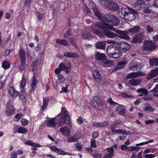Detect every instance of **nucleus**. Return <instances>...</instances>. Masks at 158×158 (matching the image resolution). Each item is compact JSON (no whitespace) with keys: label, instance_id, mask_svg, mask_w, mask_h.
Masks as SVG:
<instances>
[{"label":"nucleus","instance_id":"1","mask_svg":"<svg viewBox=\"0 0 158 158\" xmlns=\"http://www.w3.org/2000/svg\"><path fill=\"white\" fill-rule=\"evenodd\" d=\"M98 27L102 31L104 35L108 38H114L117 37V34L111 32L110 30L114 29L113 26L105 22H98L93 26L94 29Z\"/></svg>","mask_w":158,"mask_h":158},{"label":"nucleus","instance_id":"2","mask_svg":"<svg viewBox=\"0 0 158 158\" xmlns=\"http://www.w3.org/2000/svg\"><path fill=\"white\" fill-rule=\"evenodd\" d=\"M107 52L110 57L114 59L119 58L122 55V54L118 47L115 46L108 48L107 50Z\"/></svg>","mask_w":158,"mask_h":158},{"label":"nucleus","instance_id":"3","mask_svg":"<svg viewBox=\"0 0 158 158\" xmlns=\"http://www.w3.org/2000/svg\"><path fill=\"white\" fill-rule=\"evenodd\" d=\"M119 19L114 15L106 14V16L104 22L110 24V25L117 26L120 23Z\"/></svg>","mask_w":158,"mask_h":158},{"label":"nucleus","instance_id":"4","mask_svg":"<svg viewBox=\"0 0 158 158\" xmlns=\"http://www.w3.org/2000/svg\"><path fill=\"white\" fill-rule=\"evenodd\" d=\"M19 55L20 60V65L19 67V69L21 71L23 70L25 67L26 52L23 48H21L19 51Z\"/></svg>","mask_w":158,"mask_h":158},{"label":"nucleus","instance_id":"5","mask_svg":"<svg viewBox=\"0 0 158 158\" xmlns=\"http://www.w3.org/2000/svg\"><path fill=\"white\" fill-rule=\"evenodd\" d=\"M157 45L155 42L152 41L146 40L144 41L143 49L147 51H151L154 50L156 48Z\"/></svg>","mask_w":158,"mask_h":158},{"label":"nucleus","instance_id":"6","mask_svg":"<svg viewBox=\"0 0 158 158\" xmlns=\"http://www.w3.org/2000/svg\"><path fill=\"white\" fill-rule=\"evenodd\" d=\"M107 102L111 105L115 106L116 105L119 106L116 108V110L118 114L121 115H123L125 112V110L124 106L123 105H121L117 102L113 101L111 97H110L107 100Z\"/></svg>","mask_w":158,"mask_h":158},{"label":"nucleus","instance_id":"7","mask_svg":"<svg viewBox=\"0 0 158 158\" xmlns=\"http://www.w3.org/2000/svg\"><path fill=\"white\" fill-rule=\"evenodd\" d=\"M145 37L144 32H139L133 36L131 42L133 44H140L142 43Z\"/></svg>","mask_w":158,"mask_h":158},{"label":"nucleus","instance_id":"8","mask_svg":"<svg viewBox=\"0 0 158 158\" xmlns=\"http://www.w3.org/2000/svg\"><path fill=\"white\" fill-rule=\"evenodd\" d=\"M59 118L58 119L57 123L59 126H62L64 125L69 124L71 122L69 117L60 116Z\"/></svg>","mask_w":158,"mask_h":158},{"label":"nucleus","instance_id":"9","mask_svg":"<svg viewBox=\"0 0 158 158\" xmlns=\"http://www.w3.org/2000/svg\"><path fill=\"white\" fill-rule=\"evenodd\" d=\"M128 11L127 12L125 20L132 21L135 19L137 15L136 11L133 9L128 8Z\"/></svg>","mask_w":158,"mask_h":158},{"label":"nucleus","instance_id":"10","mask_svg":"<svg viewBox=\"0 0 158 158\" xmlns=\"http://www.w3.org/2000/svg\"><path fill=\"white\" fill-rule=\"evenodd\" d=\"M71 63L70 62H68L66 65L63 63H61L59 64L58 67L62 71H65L66 74H68L71 71Z\"/></svg>","mask_w":158,"mask_h":158},{"label":"nucleus","instance_id":"11","mask_svg":"<svg viewBox=\"0 0 158 158\" xmlns=\"http://www.w3.org/2000/svg\"><path fill=\"white\" fill-rule=\"evenodd\" d=\"M105 6L108 8L110 10L112 11H116L119 9V6L115 2L113 1L105 2Z\"/></svg>","mask_w":158,"mask_h":158},{"label":"nucleus","instance_id":"12","mask_svg":"<svg viewBox=\"0 0 158 158\" xmlns=\"http://www.w3.org/2000/svg\"><path fill=\"white\" fill-rule=\"evenodd\" d=\"M129 69L133 71H139L142 68L141 64L139 62L132 61L129 64Z\"/></svg>","mask_w":158,"mask_h":158},{"label":"nucleus","instance_id":"13","mask_svg":"<svg viewBox=\"0 0 158 158\" xmlns=\"http://www.w3.org/2000/svg\"><path fill=\"white\" fill-rule=\"evenodd\" d=\"M94 15L101 21L102 22H104V21L106 16V14H103L96 7L92 8Z\"/></svg>","mask_w":158,"mask_h":158},{"label":"nucleus","instance_id":"14","mask_svg":"<svg viewBox=\"0 0 158 158\" xmlns=\"http://www.w3.org/2000/svg\"><path fill=\"white\" fill-rule=\"evenodd\" d=\"M119 46L120 50L124 52H126L129 50L131 48V45L126 42H120Z\"/></svg>","mask_w":158,"mask_h":158},{"label":"nucleus","instance_id":"15","mask_svg":"<svg viewBox=\"0 0 158 158\" xmlns=\"http://www.w3.org/2000/svg\"><path fill=\"white\" fill-rule=\"evenodd\" d=\"M145 6L144 2L142 0H137L134 4L135 8L138 10H141Z\"/></svg>","mask_w":158,"mask_h":158},{"label":"nucleus","instance_id":"16","mask_svg":"<svg viewBox=\"0 0 158 158\" xmlns=\"http://www.w3.org/2000/svg\"><path fill=\"white\" fill-rule=\"evenodd\" d=\"M49 148L53 152L58 154V155H66L68 154V153L67 152L58 148L55 146H49Z\"/></svg>","mask_w":158,"mask_h":158},{"label":"nucleus","instance_id":"17","mask_svg":"<svg viewBox=\"0 0 158 158\" xmlns=\"http://www.w3.org/2000/svg\"><path fill=\"white\" fill-rule=\"evenodd\" d=\"M95 58L96 60L99 61H104L106 59V56L104 53H100L99 52L96 53Z\"/></svg>","mask_w":158,"mask_h":158},{"label":"nucleus","instance_id":"18","mask_svg":"<svg viewBox=\"0 0 158 158\" xmlns=\"http://www.w3.org/2000/svg\"><path fill=\"white\" fill-rule=\"evenodd\" d=\"M128 7L122 9L121 10L118 11V16L121 18L125 19L126 15H127V12L128 11Z\"/></svg>","mask_w":158,"mask_h":158},{"label":"nucleus","instance_id":"19","mask_svg":"<svg viewBox=\"0 0 158 158\" xmlns=\"http://www.w3.org/2000/svg\"><path fill=\"white\" fill-rule=\"evenodd\" d=\"M32 83L31 85L32 90L34 92L37 87V84L38 83V81L36 79V75L35 73H33V76L31 78Z\"/></svg>","mask_w":158,"mask_h":158},{"label":"nucleus","instance_id":"20","mask_svg":"<svg viewBox=\"0 0 158 158\" xmlns=\"http://www.w3.org/2000/svg\"><path fill=\"white\" fill-rule=\"evenodd\" d=\"M92 99L95 102L97 105L99 106H102L103 105V102L102 99L99 95H95L93 97Z\"/></svg>","mask_w":158,"mask_h":158},{"label":"nucleus","instance_id":"21","mask_svg":"<svg viewBox=\"0 0 158 158\" xmlns=\"http://www.w3.org/2000/svg\"><path fill=\"white\" fill-rule=\"evenodd\" d=\"M141 80L138 79H131L129 81L127 85L129 86H137L140 83Z\"/></svg>","mask_w":158,"mask_h":158},{"label":"nucleus","instance_id":"22","mask_svg":"<svg viewBox=\"0 0 158 158\" xmlns=\"http://www.w3.org/2000/svg\"><path fill=\"white\" fill-rule=\"evenodd\" d=\"M143 76V73L142 72H132L128 75L127 76V78L128 79H129Z\"/></svg>","mask_w":158,"mask_h":158},{"label":"nucleus","instance_id":"23","mask_svg":"<svg viewBox=\"0 0 158 158\" xmlns=\"http://www.w3.org/2000/svg\"><path fill=\"white\" fill-rule=\"evenodd\" d=\"M64 56L67 58H77L79 56L78 54L70 52H66L64 53Z\"/></svg>","mask_w":158,"mask_h":158},{"label":"nucleus","instance_id":"24","mask_svg":"<svg viewBox=\"0 0 158 158\" xmlns=\"http://www.w3.org/2000/svg\"><path fill=\"white\" fill-rule=\"evenodd\" d=\"M56 119V118L54 117L48 120L47 123V126L51 127H56L57 124V123H56L55 121Z\"/></svg>","mask_w":158,"mask_h":158},{"label":"nucleus","instance_id":"25","mask_svg":"<svg viewBox=\"0 0 158 158\" xmlns=\"http://www.w3.org/2000/svg\"><path fill=\"white\" fill-rule=\"evenodd\" d=\"M15 109L14 107H12L11 108H6L5 113L7 117H10L15 113Z\"/></svg>","mask_w":158,"mask_h":158},{"label":"nucleus","instance_id":"26","mask_svg":"<svg viewBox=\"0 0 158 158\" xmlns=\"http://www.w3.org/2000/svg\"><path fill=\"white\" fill-rule=\"evenodd\" d=\"M10 60L8 59V57H6L5 60L3 61L2 64V67L5 69H9L10 66Z\"/></svg>","mask_w":158,"mask_h":158},{"label":"nucleus","instance_id":"27","mask_svg":"<svg viewBox=\"0 0 158 158\" xmlns=\"http://www.w3.org/2000/svg\"><path fill=\"white\" fill-rule=\"evenodd\" d=\"M8 91L9 93L12 98H16L19 95V92L13 87H10Z\"/></svg>","mask_w":158,"mask_h":158},{"label":"nucleus","instance_id":"28","mask_svg":"<svg viewBox=\"0 0 158 158\" xmlns=\"http://www.w3.org/2000/svg\"><path fill=\"white\" fill-rule=\"evenodd\" d=\"M19 99L21 101H26L27 93L25 90L24 89H22L20 92H19Z\"/></svg>","mask_w":158,"mask_h":158},{"label":"nucleus","instance_id":"29","mask_svg":"<svg viewBox=\"0 0 158 158\" xmlns=\"http://www.w3.org/2000/svg\"><path fill=\"white\" fill-rule=\"evenodd\" d=\"M140 27L138 26H135V27L130 28L128 30V32L132 35L135 33H137L140 31Z\"/></svg>","mask_w":158,"mask_h":158},{"label":"nucleus","instance_id":"30","mask_svg":"<svg viewBox=\"0 0 158 158\" xmlns=\"http://www.w3.org/2000/svg\"><path fill=\"white\" fill-rule=\"evenodd\" d=\"M81 37L83 39L90 40H91L92 36V34L89 32H83L81 35Z\"/></svg>","mask_w":158,"mask_h":158},{"label":"nucleus","instance_id":"31","mask_svg":"<svg viewBox=\"0 0 158 158\" xmlns=\"http://www.w3.org/2000/svg\"><path fill=\"white\" fill-rule=\"evenodd\" d=\"M95 45L97 49L104 50L105 48L106 44L101 41H98L95 43Z\"/></svg>","mask_w":158,"mask_h":158},{"label":"nucleus","instance_id":"32","mask_svg":"<svg viewBox=\"0 0 158 158\" xmlns=\"http://www.w3.org/2000/svg\"><path fill=\"white\" fill-rule=\"evenodd\" d=\"M117 123H115L111 126V129L113 133H122L123 132V130L122 129H118L115 130V129L117 127Z\"/></svg>","mask_w":158,"mask_h":158},{"label":"nucleus","instance_id":"33","mask_svg":"<svg viewBox=\"0 0 158 158\" xmlns=\"http://www.w3.org/2000/svg\"><path fill=\"white\" fill-rule=\"evenodd\" d=\"M64 116L67 117H69L68 112L66 108L64 107H62L61 108V111L60 113L58 114L57 116Z\"/></svg>","mask_w":158,"mask_h":158},{"label":"nucleus","instance_id":"34","mask_svg":"<svg viewBox=\"0 0 158 158\" xmlns=\"http://www.w3.org/2000/svg\"><path fill=\"white\" fill-rule=\"evenodd\" d=\"M128 31H122L121 33L119 35V37L124 39L129 40L130 37L129 36L127 35Z\"/></svg>","mask_w":158,"mask_h":158},{"label":"nucleus","instance_id":"35","mask_svg":"<svg viewBox=\"0 0 158 158\" xmlns=\"http://www.w3.org/2000/svg\"><path fill=\"white\" fill-rule=\"evenodd\" d=\"M60 131L62 132L63 135H68L70 132L68 127L61 128Z\"/></svg>","mask_w":158,"mask_h":158},{"label":"nucleus","instance_id":"36","mask_svg":"<svg viewBox=\"0 0 158 158\" xmlns=\"http://www.w3.org/2000/svg\"><path fill=\"white\" fill-rule=\"evenodd\" d=\"M56 42L59 44H61L64 46H67L68 44L67 41L65 39H56Z\"/></svg>","mask_w":158,"mask_h":158},{"label":"nucleus","instance_id":"37","mask_svg":"<svg viewBox=\"0 0 158 158\" xmlns=\"http://www.w3.org/2000/svg\"><path fill=\"white\" fill-rule=\"evenodd\" d=\"M27 132V129L23 127H20L18 128L17 131H15L13 133L14 134L15 133H21L23 134H26Z\"/></svg>","mask_w":158,"mask_h":158},{"label":"nucleus","instance_id":"38","mask_svg":"<svg viewBox=\"0 0 158 158\" xmlns=\"http://www.w3.org/2000/svg\"><path fill=\"white\" fill-rule=\"evenodd\" d=\"M43 105L41 107V110L44 111L46 108L49 102V100L48 98H43Z\"/></svg>","mask_w":158,"mask_h":158},{"label":"nucleus","instance_id":"39","mask_svg":"<svg viewBox=\"0 0 158 158\" xmlns=\"http://www.w3.org/2000/svg\"><path fill=\"white\" fill-rule=\"evenodd\" d=\"M93 75L94 78L95 80H101V74L99 72L97 71H93Z\"/></svg>","mask_w":158,"mask_h":158},{"label":"nucleus","instance_id":"40","mask_svg":"<svg viewBox=\"0 0 158 158\" xmlns=\"http://www.w3.org/2000/svg\"><path fill=\"white\" fill-rule=\"evenodd\" d=\"M149 62L151 65L152 66H158V58H155L150 59Z\"/></svg>","mask_w":158,"mask_h":158},{"label":"nucleus","instance_id":"41","mask_svg":"<svg viewBox=\"0 0 158 158\" xmlns=\"http://www.w3.org/2000/svg\"><path fill=\"white\" fill-rule=\"evenodd\" d=\"M78 139H77V136L74 135L68 139V141L70 143L77 142Z\"/></svg>","mask_w":158,"mask_h":158},{"label":"nucleus","instance_id":"42","mask_svg":"<svg viewBox=\"0 0 158 158\" xmlns=\"http://www.w3.org/2000/svg\"><path fill=\"white\" fill-rule=\"evenodd\" d=\"M12 50H13L12 49H6L5 52L4 54L3 55L5 57L8 56V57H9V58H8V59H9V60H10L12 57V56H10V55H9V54H10V53L12 51Z\"/></svg>","mask_w":158,"mask_h":158},{"label":"nucleus","instance_id":"43","mask_svg":"<svg viewBox=\"0 0 158 158\" xmlns=\"http://www.w3.org/2000/svg\"><path fill=\"white\" fill-rule=\"evenodd\" d=\"M140 149L139 147L136 146H130L128 147V149L127 151H135V152H137L139 151Z\"/></svg>","mask_w":158,"mask_h":158},{"label":"nucleus","instance_id":"44","mask_svg":"<svg viewBox=\"0 0 158 158\" xmlns=\"http://www.w3.org/2000/svg\"><path fill=\"white\" fill-rule=\"evenodd\" d=\"M113 62L111 61L107 60L104 62L103 64L101 66H103L105 67H110L111 66Z\"/></svg>","mask_w":158,"mask_h":158},{"label":"nucleus","instance_id":"45","mask_svg":"<svg viewBox=\"0 0 158 158\" xmlns=\"http://www.w3.org/2000/svg\"><path fill=\"white\" fill-rule=\"evenodd\" d=\"M26 84V80L25 78L24 77V75H23V77L22 81L21 82L20 85V89H23V88L25 86Z\"/></svg>","mask_w":158,"mask_h":158},{"label":"nucleus","instance_id":"46","mask_svg":"<svg viewBox=\"0 0 158 158\" xmlns=\"http://www.w3.org/2000/svg\"><path fill=\"white\" fill-rule=\"evenodd\" d=\"M137 92L138 93H141L144 95H146L148 93L147 90L143 88L138 89Z\"/></svg>","mask_w":158,"mask_h":158},{"label":"nucleus","instance_id":"47","mask_svg":"<svg viewBox=\"0 0 158 158\" xmlns=\"http://www.w3.org/2000/svg\"><path fill=\"white\" fill-rule=\"evenodd\" d=\"M57 77L60 83L62 84L65 81V78L62 74L57 75Z\"/></svg>","mask_w":158,"mask_h":158},{"label":"nucleus","instance_id":"48","mask_svg":"<svg viewBox=\"0 0 158 158\" xmlns=\"http://www.w3.org/2000/svg\"><path fill=\"white\" fill-rule=\"evenodd\" d=\"M144 110H145L150 111V112H152L155 110V109L151 107L150 105L149 104L144 107Z\"/></svg>","mask_w":158,"mask_h":158},{"label":"nucleus","instance_id":"49","mask_svg":"<svg viewBox=\"0 0 158 158\" xmlns=\"http://www.w3.org/2000/svg\"><path fill=\"white\" fill-rule=\"evenodd\" d=\"M90 147L91 148H96L97 145L96 143V140L92 138L91 139Z\"/></svg>","mask_w":158,"mask_h":158},{"label":"nucleus","instance_id":"50","mask_svg":"<svg viewBox=\"0 0 158 158\" xmlns=\"http://www.w3.org/2000/svg\"><path fill=\"white\" fill-rule=\"evenodd\" d=\"M71 29H69L67 31L64 35V38H66L69 36H70L72 34V32L71 31Z\"/></svg>","mask_w":158,"mask_h":158},{"label":"nucleus","instance_id":"51","mask_svg":"<svg viewBox=\"0 0 158 158\" xmlns=\"http://www.w3.org/2000/svg\"><path fill=\"white\" fill-rule=\"evenodd\" d=\"M106 150H107V152L109 153L107 154H109L110 155L113 156L114 155V148L112 147H109L106 149Z\"/></svg>","mask_w":158,"mask_h":158},{"label":"nucleus","instance_id":"52","mask_svg":"<svg viewBox=\"0 0 158 158\" xmlns=\"http://www.w3.org/2000/svg\"><path fill=\"white\" fill-rule=\"evenodd\" d=\"M20 122L22 126H23L27 125L29 123V121L25 118H22L20 120Z\"/></svg>","mask_w":158,"mask_h":158},{"label":"nucleus","instance_id":"53","mask_svg":"<svg viewBox=\"0 0 158 158\" xmlns=\"http://www.w3.org/2000/svg\"><path fill=\"white\" fill-rule=\"evenodd\" d=\"M146 29L147 31L148 32L151 33L154 31V29L152 27L150 26L149 25H147Z\"/></svg>","mask_w":158,"mask_h":158},{"label":"nucleus","instance_id":"54","mask_svg":"<svg viewBox=\"0 0 158 158\" xmlns=\"http://www.w3.org/2000/svg\"><path fill=\"white\" fill-rule=\"evenodd\" d=\"M154 77H155L158 75V68H156L151 71Z\"/></svg>","mask_w":158,"mask_h":158},{"label":"nucleus","instance_id":"55","mask_svg":"<svg viewBox=\"0 0 158 158\" xmlns=\"http://www.w3.org/2000/svg\"><path fill=\"white\" fill-rule=\"evenodd\" d=\"M93 25H93L92 26V27L93 26ZM92 28L94 30H96L94 31V33L96 35H97L98 36H99L100 37H102V34L100 32V31L99 30L97 29H98V28H99L98 27H96V28H95L94 29L93 28V27H92Z\"/></svg>","mask_w":158,"mask_h":158},{"label":"nucleus","instance_id":"56","mask_svg":"<svg viewBox=\"0 0 158 158\" xmlns=\"http://www.w3.org/2000/svg\"><path fill=\"white\" fill-rule=\"evenodd\" d=\"M144 6L141 10L145 14H149L151 12V10L147 7Z\"/></svg>","mask_w":158,"mask_h":158},{"label":"nucleus","instance_id":"57","mask_svg":"<svg viewBox=\"0 0 158 158\" xmlns=\"http://www.w3.org/2000/svg\"><path fill=\"white\" fill-rule=\"evenodd\" d=\"M22 116L21 114L18 113L15 116L14 118L15 121L16 122L18 121Z\"/></svg>","mask_w":158,"mask_h":158},{"label":"nucleus","instance_id":"58","mask_svg":"<svg viewBox=\"0 0 158 158\" xmlns=\"http://www.w3.org/2000/svg\"><path fill=\"white\" fill-rule=\"evenodd\" d=\"M68 84H66L65 87H63L62 88L60 92V93H61L63 92L64 93H68L69 91L68 89Z\"/></svg>","mask_w":158,"mask_h":158},{"label":"nucleus","instance_id":"59","mask_svg":"<svg viewBox=\"0 0 158 158\" xmlns=\"http://www.w3.org/2000/svg\"><path fill=\"white\" fill-rule=\"evenodd\" d=\"M75 147L77 149L78 151H81L82 150L83 147L80 143H77L75 145Z\"/></svg>","mask_w":158,"mask_h":158},{"label":"nucleus","instance_id":"60","mask_svg":"<svg viewBox=\"0 0 158 158\" xmlns=\"http://www.w3.org/2000/svg\"><path fill=\"white\" fill-rule=\"evenodd\" d=\"M84 11L85 14H88L89 15H90L91 13V11L87 6L85 7L84 9Z\"/></svg>","mask_w":158,"mask_h":158},{"label":"nucleus","instance_id":"61","mask_svg":"<svg viewBox=\"0 0 158 158\" xmlns=\"http://www.w3.org/2000/svg\"><path fill=\"white\" fill-rule=\"evenodd\" d=\"M31 0H25L24 5L25 7H29L31 4Z\"/></svg>","mask_w":158,"mask_h":158},{"label":"nucleus","instance_id":"62","mask_svg":"<svg viewBox=\"0 0 158 158\" xmlns=\"http://www.w3.org/2000/svg\"><path fill=\"white\" fill-rule=\"evenodd\" d=\"M36 14L38 18V19L40 22L42 20V15L39 12H37Z\"/></svg>","mask_w":158,"mask_h":158},{"label":"nucleus","instance_id":"63","mask_svg":"<svg viewBox=\"0 0 158 158\" xmlns=\"http://www.w3.org/2000/svg\"><path fill=\"white\" fill-rule=\"evenodd\" d=\"M100 127H105L108 125V123L104 121L99 123Z\"/></svg>","mask_w":158,"mask_h":158},{"label":"nucleus","instance_id":"64","mask_svg":"<svg viewBox=\"0 0 158 158\" xmlns=\"http://www.w3.org/2000/svg\"><path fill=\"white\" fill-rule=\"evenodd\" d=\"M154 77L151 72L146 76V78L147 80H150Z\"/></svg>","mask_w":158,"mask_h":158}]
</instances>
